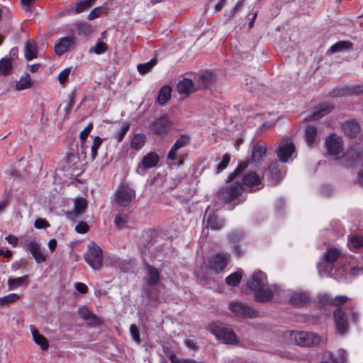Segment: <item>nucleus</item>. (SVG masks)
<instances>
[{"mask_svg":"<svg viewBox=\"0 0 363 363\" xmlns=\"http://www.w3.org/2000/svg\"><path fill=\"white\" fill-rule=\"evenodd\" d=\"M32 82L29 74H26L25 77H22L16 83V89L17 90H23L28 89L31 86Z\"/></svg>","mask_w":363,"mask_h":363,"instance_id":"obj_41","label":"nucleus"},{"mask_svg":"<svg viewBox=\"0 0 363 363\" xmlns=\"http://www.w3.org/2000/svg\"><path fill=\"white\" fill-rule=\"evenodd\" d=\"M19 296L17 294H10L7 296L0 298V305L4 306L15 302L18 300Z\"/></svg>","mask_w":363,"mask_h":363,"instance_id":"obj_53","label":"nucleus"},{"mask_svg":"<svg viewBox=\"0 0 363 363\" xmlns=\"http://www.w3.org/2000/svg\"><path fill=\"white\" fill-rule=\"evenodd\" d=\"M12 69V63L7 57L2 58L0 60V74L6 75L11 72Z\"/></svg>","mask_w":363,"mask_h":363,"instance_id":"obj_44","label":"nucleus"},{"mask_svg":"<svg viewBox=\"0 0 363 363\" xmlns=\"http://www.w3.org/2000/svg\"><path fill=\"white\" fill-rule=\"evenodd\" d=\"M284 337L289 342L301 347L318 345L320 342V338L318 335L305 331L288 330L284 333Z\"/></svg>","mask_w":363,"mask_h":363,"instance_id":"obj_1","label":"nucleus"},{"mask_svg":"<svg viewBox=\"0 0 363 363\" xmlns=\"http://www.w3.org/2000/svg\"><path fill=\"white\" fill-rule=\"evenodd\" d=\"M102 142L103 140L99 136L94 137L93 143L91 147V157L93 160L96 157L98 150L101 145Z\"/></svg>","mask_w":363,"mask_h":363,"instance_id":"obj_49","label":"nucleus"},{"mask_svg":"<svg viewBox=\"0 0 363 363\" xmlns=\"http://www.w3.org/2000/svg\"><path fill=\"white\" fill-rule=\"evenodd\" d=\"M38 50L36 45L34 42L31 43L29 40L25 45L24 55L27 60L30 61L37 57Z\"/></svg>","mask_w":363,"mask_h":363,"instance_id":"obj_36","label":"nucleus"},{"mask_svg":"<svg viewBox=\"0 0 363 363\" xmlns=\"http://www.w3.org/2000/svg\"><path fill=\"white\" fill-rule=\"evenodd\" d=\"M295 151L294 143L289 139L281 142L277 150V156L280 161L286 162Z\"/></svg>","mask_w":363,"mask_h":363,"instance_id":"obj_15","label":"nucleus"},{"mask_svg":"<svg viewBox=\"0 0 363 363\" xmlns=\"http://www.w3.org/2000/svg\"><path fill=\"white\" fill-rule=\"evenodd\" d=\"M96 1V0H79L74 6H70L76 14L87 11Z\"/></svg>","mask_w":363,"mask_h":363,"instance_id":"obj_34","label":"nucleus"},{"mask_svg":"<svg viewBox=\"0 0 363 363\" xmlns=\"http://www.w3.org/2000/svg\"><path fill=\"white\" fill-rule=\"evenodd\" d=\"M28 283L29 277L28 275L20 277H10L7 280L8 288L9 290H15L22 286H26Z\"/></svg>","mask_w":363,"mask_h":363,"instance_id":"obj_30","label":"nucleus"},{"mask_svg":"<svg viewBox=\"0 0 363 363\" xmlns=\"http://www.w3.org/2000/svg\"><path fill=\"white\" fill-rule=\"evenodd\" d=\"M107 49V45L105 43L99 40L96 43L94 47L91 48L89 51L93 52L97 55H101L106 52Z\"/></svg>","mask_w":363,"mask_h":363,"instance_id":"obj_51","label":"nucleus"},{"mask_svg":"<svg viewBox=\"0 0 363 363\" xmlns=\"http://www.w3.org/2000/svg\"><path fill=\"white\" fill-rule=\"evenodd\" d=\"M129 129L130 125L127 123H123L116 132L113 138L117 141V143H120L124 138Z\"/></svg>","mask_w":363,"mask_h":363,"instance_id":"obj_42","label":"nucleus"},{"mask_svg":"<svg viewBox=\"0 0 363 363\" xmlns=\"http://www.w3.org/2000/svg\"><path fill=\"white\" fill-rule=\"evenodd\" d=\"M242 274L240 272H235L230 274L225 278V282L231 286H237L241 281Z\"/></svg>","mask_w":363,"mask_h":363,"instance_id":"obj_43","label":"nucleus"},{"mask_svg":"<svg viewBox=\"0 0 363 363\" xmlns=\"http://www.w3.org/2000/svg\"><path fill=\"white\" fill-rule=\"evenodd\" d=\"M159 162V156L157 154L153 152H150L148 154H147L143 158L141 162L138 164L136 172L143 175L145 173L146 169H150L155 167L157 165Z\"/></svg>","mask_w":363,"mask_h":363,"instance_id":"obj_14","label":"nucleus"},{"mask_svg":"<svg viewBox=\"0 0 363 363\" xmlns=\"http://www.w3.org/2000/svg\"><path fill=\"white\" fill-rule=\"evenodd\" d=\"M93 129V124L89 123L86 125V126L81 131L79 134V138L82 143V147L86 148L87 146L86 145V140L88 138V135L91 133V130Z\"/></svg>","mask_w":363,"mask_h":363,"instance_id":"obj_47","label":"nucleus"},{"mask_svg":"<svg viewBox=\"0 0 363 363\" xmlns=\"http://www.w3.org/2000/svg\"><path fill=\"white\" fill-rule=\"evenodd\" d=\"M338 276L336 277L340 281H345L346 282L351 281V280L363 274V267L360 266H345L341 269L338 270Z\"/></svg>","mask_w":363,"mask_h":363,"instance_id":"obj_12","label":"nucleus"},{"mask_svg":"<svg viewBox=\"0 0 363 363\" xmlns=\"http://www.w3.org/2000/svg\"><path fill=\"white\" fill-rule=\"evenodd\" d=\"M75 289L82 294H86L88 291V287L86 284L82 282H77L75 284Z\"/></svg>","mask_w":363,"mask_h":363,"instance_id":"obj_64","label":"nucleus"},{"mask_svg":"<svg viewBox=\"0 0 363 363\" xmlns=\"http://www.w3.org/2000/svg\"><path fill=\"white\" fill-rule=\"evenodd\" d=\"M242 5L243 0L238 1L235 6L230 11L225 13V16L227 18V19H230L232 17H233L235 13L242 6Z\"/></svg>","mask_w":363,"mask_h":363,"instance_id":"obj_57","label":"nucleus"},{"mask_svg":"<svg viewBox=\"0 0 363 363\" xmlns=\"http://www.w3.org/2000/svg\"><path fill=\"white\" fill-rule=\"evenodd\" d=\"M135 197V191L128 186H121L115 194L116 203L121 206L126 207Z\"/></svg>","mask_w":363,"mask_h":363,"instance_id":"obj_8","label":"nucleus"},{"mask_svg":"<svg viewBox=\"0 0 363 363\" xmlns=\"http://www.w3.org/2000/svg\"><path fill=\"white\" fill-rule=\"evenodd\" d=\"M184 155H179L177 150L171 149L168 152L167 163L172 167H179L184 164Z\"/></svg>","mask_w":363,"mask_h":363,"instance_id":"obj_32","label":"nucleus"},{"mask_svg":"<svg viewBox=\"0 0 363 363\" xmlns=\"http://www.w3.org/2000/svg\"><path fill=\"white\" fill-rule=\"evenodd\" d=\"M144 264L147 269V275L145 278V281L148 285H155L160 281V272L157 269L150 265L144 259Z\"/></svg>","mask_w":363,"mask_h":363,"instance_id":"obj_26","label":"nucleus"},{"mask_svg":"<svg viewBox=\"0 0 363 363\" xmlns=\"http://www.w3.org/2000/svg\"><path fill=\"white\" fill-rule=\"evenodd\" d=\"M229 262V255L224 252H218L212 255L208 260V267L216 273L223 271Z\"/></svg>","mask_w":363,"mask_h":363,"instance_id":"obj_7","label":"nucleus"},{"mask_svg":"<svg viewBox=\"0 0 363 363\" xmlns=\"http://www.w3.org/2000/svg\"><path fill=\"white\" fill-rule=\"evenodd\" d=\"M350 243L355 248H359L363 246V238L358 235H352L350 238Z\"/></svg>","mask_w":363,"mask_h":363,"instance_id":"obj_56","label":"nucleus"},{"mask_svg":"<svg viewBox=\"0 0 363 363\" xmlns=\"http://www.w3.org/2000/svg\"><path fill=\"white\" fill-rule=\"evenodd\" d=\"M281 289L277 285L262 287L254 292L255 299L258 302L265 303L270 301L274 294H280Z\"/></svg>","mask_w":363,"mask_h":363,"instance_id":"obj_9","label":"nucleus"},{"mask_svg":"<svg viewBox=\"0 0 363 363\" xmlns=\"http://www.w3.org/2000/svg\"><path fill=\"white\" fill-rule=\"evenodd\" d=\"M70 74V68H65L58 75V79L60 84L65 83Z\"/></svg>","mask_w":363,"mask_h":363,"instance_id":"obj_59","label":"nucleus"},{"mask_svg":"<svg viewBox=\"0 0 363 363\" xmlns=\"http://www.w3.org/2000/svg\"><path fill=\"white\" fill-rule=\"evenodd\" d=\"M344 133L350 138H354L360 131L359 123L354 120L347 121L342 124Z\"/></svg>","mask_w":363,"mask_h":363,"instance_id":"obj_29","label":"nucleus"},{"mask_svg":"<svg viewBox=\"0 0 363 363\" xmlns=\"http://www.w3.org/2000/svg\"><path fill=\"white\" fill-rule=\"evenodd\" d=\"M26 250L32 255L37 263L40 264L46 260V255L43 252L40 244L35 240L28 242Z\"/></svg>","mask_w":363,"mask_h":363,"instance_id":"obj_20","label":"nucleus"},{"mask_svg":"<svg viewBox=\"0 0 363 363\" xmlns=\"http://www.w3.org/2000/svg\"><path fill=\"white\" fill-rule=\"evenodd\" d=\"M75 45V38L73 35L62 38L56 41L54 47L55 52L57 55H62Z\"/></svg>","mask_w":363,"mask_h":363,"instance_id":"obj_16","label":"nucleus"},{"mask_svg":"<svg viewBox=\"0 0 363 363\" xmlns=\"http://www.w3.org/2000/svg\"><path fill=\"white\" fill-rule=\"evenodd\" d=\"M229 309L235 316L239 318H254L258 316L257 311L240 301L230 303Z\"/></svg>","mask_w":363,"mask_h":363,"instance_id":"obj_5","label":"nucleus"},{"mask_svg":"<svg viewBox=\"0 0 363 363\" xmlns=\"http://www.w3.org/2000/svg\"><path fill=\"white\" fill-rule=\"evenodd\" d=\"M243 185L235 182L220 190V196L222 199L228 202H235L236 200L243 201L245 198L242 196Z\"/></svg>","mask_w":363,"mask_h":363,"instance_id":"obj_4","label":"nucleus"},{"mask_svg":"<svg viewBox=\"0 0 363 363\" xmlns=\"http://www.w3.org/2000/svg\"><path fill=\"white\" fill-rule=\"evenodd\" d=\"M340 255V250L336 247L330 248L324 253L323 262L317 264L320 276H338L337 274L338 272L336 269L333 272V264Z\"/></svg>","mask_w":363,"mask_h":363,"instance_id":"obj_2","label":"nucleus"},{"mask_svg":"<svg viewBox=\"0 0 363 363\" xmlns=\"http://www.w3.org/2000/svg\"><path fill=\"white\" fill-rule=\"evenodd\" d=\"M156 63L157 61L155 60H152L147 62L139 64L138 65V70L142 74H146L152 69Z\"/></svg>","mask_w":363,"mask_h":363,"instance_id":"obj_48","label":"nucleus"},{"mask_svg":"<svg viewBox=\"0 0 363 363\" xmlns=\"http://www.w3.org/2000/svg\"><path fill=\"white\" fill-rule=\"evenodd\" d=\"M190 143V138L187 135H181L174 143L171 149L173 150H179L183 147L188 145Z\"/></svg>","mask_w":363,"mask_h":363,"instance_id":"obj_46","label":"nucleus"},{"mask_svg":"<svg viewBox=\"0 0 363 363\" xmlns=\"http://www.w3.org/2000/svg\"><path fill=\"white\" fill-rule=\"evenodd\" d=\"M172 88L169 85L163 86L158 92L157 101L160 105H164L171 97Z\"/></svg>","mask_w":363,"mask_h":363,"instance_id":"obj_35","label":"nucleus"},{"mask_svg":"<svg viewBox=\"0 0 363 363\" xmlns=\"http://www.w3.org/2000/svg\"><path fill=\"white\" fill-rule=\"evenodd\" d=\"M243 238L244 233L240 230H235L229 235L230 242L232 245H233L234 252L238 257L242 255V252L241 251L240 246L238 245V242Z\"/></svg>","mask_w":363,"mask_h":363,"instance_id":"obj_31","label":"nucleus"},{"mask_svg":"<svg viewBox=\"0 0 363 363\" xmlns=\"http://www.w3.org/2000/svg\"><path fill=\"white\" fill-rule=\"evenodd\" d=\"M130 333L133 340L136 342L138 345L140 344L141 340L140 336L139 329L137 325L132 324L130 326Z\"/></svg>","mask_w":363,"mask_h":363,"instance_id":"obj_55","label":"nucleus"},{"mask_svg":"<svg viewBox=\"0 0 363 363\" xmlns=\"http://www.w3.org/2000/svg\"><path fill=\"white\" fill-rule=\"evenodd\" d=\"M79 315L90 326L100 324V320L85 306L78 309Z\"/></svg>","mask_w":363,"mask_h":363,"instance_id":"obj_27","label":"nucleus"},{"mask_svg":"<svg viewBox=\"0 0 363 363\" xmlns=\"http://www.w3.org/2000/svg\"><path fill=\"white\" fill-rule=\"evenodd\" d=\"M334 320L336 324L337 332L340 334H344L347 330V322L345 317L346 313L341 309L337 308L333 312Z\"/></svg>","mask_w":363,"mask_h":363,"instance_id":"obj_23","label":"nucleus"},{"mask_svg":"<svg viewBox=\"0 0 363 363\" xmlns=\"http://www.w3.org/2000/svg\"><path fill=\"white\" fill-rule=\"evenodd\" d=\"M211 332L217 339L223 340L226 344H235L238 342L237 337L231 328L214 325L211 328Z\"/></svg>","mask_w":363,"mask_h":363,"instance_id":"obj_6","label":"nucleus"},{"mask_svg":"<svg viewBox=\"0 0 363 363\" xmlns=\"http://www.w3.org/2000/svg\"><path fill=\"white\" fill-rule=\"evenodd\" d=\"M213 74L212 72L206 71L201 74V79L204 81V86H206L207 84L210 82L211 80L213 79Z\"/></svg>","mask_w":363,"mask_h":363,"instance_id":"obj_61","label":"nucleus"},{"mask_svg":"<svg viewBox=\"0 0 363 363\" xmlns=\"http://www.w3.org/2000/svg\"><path fill=\"white\" fill-rule=\"evenodd\" d=\"M101 13V7H96L93 10L91 11V12L89 13L87 18L89 20H94L96 18H98L100 16Z\"/></svg>","mask_w":363,"mask_h":363,"instance_id":"obj_62","label":"nucleus"},{"mask_svg":"<svg viewBox=\"0 0 363 363\" xmlns=\"http://www.w3.org/2000/svg\"><path fill=\"white\" fill-rule=\"evenodd\" d=\"M325 145L330 155L337 156L342 152V138L336 134H332L327 138Z\"/></svg>","mask_w":363,"mask_h":363,"instance_id":"obj_13","label":"nucleus"},{"mask_svg":"<svg viewBox=\"0 0 363 363\" xmlns=\"http://www.w3.org/2000/svg\"><path fill=\"white\" fill-rule=\"evenodd\" d=\"M86 263L94 270H99L103 263L102 250L96 243L88 245V250L84 255Z\"/></svg>","mask_w":363,"mask_h":363,"instance_id":"obj_3","label":"nucleus"},{"mask_svg":"<svg viewBox=\"0 0 363 363\" xmlns=\"http://www.w3.org/2000/svg\"><path fill=\"white\" fill-rule=\"evenodd\" d=\"M114 225L118 228H123L128 223V217L124 214H118L114 218Z\"/></svg>","mask_w":363,"mask_h":363,"instance_id":"obj_52","label":"nucleus"},{"mask_svg":"<svg viewBox=\"0 0 363 363\" xmlns=\"http://www.w3.org/2000/svg\"><path fill=\"white\" fill-rule=\"evenodd\" d=\"M267 286V277L265 273L262 271L255 272L247 283V287L252 291Z\"/></svg>","mask_w":363,"mask_h":363,"instance_id":"obj_17","label":"nucleus"},{"mask_svg":"<svg viewBox=\"0 0 363 363\" xmlns=\"http://www.w3.org/2000/svg\"><path fill=\"white\" fill-rule=\"evenodd\" d=\"M169 359L172 363H204L201 361H196L191 358H179L175 354H172L169 356Z\"/></svg>","mask_w":363,"mask_h":363,"instance_id":"obj_50","label":"nucleus"},{"mask_svg":"<svg viewBox=\"0 0 363 363\" xmlns=\"http://www.w3.org/2000/svg\"><path fill=\"white\" fill-rule=\"evenodd\" d=\"M177 91L179 94L189 96L196 91V87L191 79L184 78L180 80L177 85Z\"/></svg>","mask_w":363,"mask_h":363,"instance_id":"obj_25","label":"nucleus"},{"mask_svg":"<svg viewBox=\"0 0 363 363\" xmlns=\"http://www.w3.org/2000/svg\"><path fill=\"white\" fill-rule=\"evenodd\" d=\"M34 226L37 229H46L50 226V224L45 219L38 218L35 220Z\"/></svg>","mask_w":363,"mask_h":363,"instance_id":"obj_58","label":"nucleus"},{"mask_svg":"<svg viewBox=\"0 0 363 363\" xmlns=\"http://www.w3.org/2000/svg\"><path fill=\"white\" fill-rule=\"evenodd\" d=\"M75 230L78 233H85L89 230V226L85 222L82 221L75 226Z\"/></svg>","mask_w":363,"mask_h":363,"instance_id":"obj_60","label":"nucleus"},{"mask_svg":"<svg viewBox=\"0 0 363 363\" xmlns=\"http://www.w3.org/2000/svg\"><path fill=\"white\" fill-rule=\"evenodd\" d=\"M76 28L79 35L86 36L91 33V26L86 22H81L76 24Z\"/></svg>","mask_w":363,"mask_h":363,"instance_id":"obj_45","label":"nucleus"},{"mask_svg":"<svg viewBox=\"0 0 363 363\" xmlns=\"http://www.w3.org/2000/svg\"><path fill=\"white\" fill-rule=\"evenodd\" d=\"M34 342L40 346L41 349L45 350L48 348V343L46 338L40 335L38 330L33 329L31 330Z\"/></svg>","mask_w":363,"mask_h":363,"instance_id":"obj_37","label":"nucleus"},{"mask_svg":"<svg viewBox=\"0 0 363 363\" xmlns=\"http://www.w3.org/2000/svg\"><path fill=\"white\" fill-rule=\"evenodd\" d=\"M242 185H245L251 192L263 188L262 178L255 172H250L242 177Z\"/></svg>","mask_w":363,"mask_h":363,"instance_id":"obj_11","label":"nucleus"},{"mask_svg":"<svg viewBox=\"0 0 363 363\" xmlns=\"http://www.w3.org/2000/svg\"><path fill=\"white\" fill-rule=\"evenodd\" d=\"M171 128V122L164 116L155 119L151 124L150 128L152 131L157 135H163L169 131Z\"/></svg>","mask_w":363,"mask_h":363,"instance_id":"obj_18","label":"nucleus"},{"mask_svg":"<svg viewBox=\"0 0 363 363\" xmlns=\"http://www.w3.org/2000/svg\"><path fill=\"white\" fill-rule=\"evenodd\" d=\"M74 210L66 213V218L68 220L74 221L82 214L87 206L86 201L83 198H77L74 201Z\"/></svg>","mask_w":363,"mask_h":363,"instance_id":"obj_19","label":"nucleus"},{"mask_svg":"<svg viewBox=\"0 0 363 363\" xmlns=\"http://www.w3.org/2000/svg\"><path fill=\"white\" fill-rule=\"evenodd\" d=\"M267 146L264 143H257L252 150L251 161L253 163L260 164L266 156Z\"/></svg>","mask_w":363,"mask_h":363,"instance_id":"obj_24","label":"nucleus"},{"mask_svg":"<svg viewBox=\"0 0 363 363\" xmlns=\"http://www.w3.org/2000/svg\"><path fill=\"white\" fill-rule=\"evenodd\" d=\"M348 300V297L346 296H337L333 301V303L335 306H339L343 303H345Z\"/></svg>","mask_w":363,"mask_h":363,"instance_id":"obj_63","label":"nucleus"},{"mask_svg":"<svg viewBox=\"0 0 363 363\" xmlns=\"http://www.w3.org/2000/svg\"><path fill=\"white\" fill-rule=\"evenodd\" d=\"M204 222L206 223L207 228L213 230H220L224 226V222L214 213L204 218Z\"/></svg>","mask_w":363,"mask_h":363,"instance_id":"obj_33","label":"nucleus"},{"mask_svg":"<svg viewBox=\"0 0 363 363\" xmlns=\"http://www.w3.org/2000/svg\"><path fill=\"white\" fill-rule=\"evenodd\" d=\"M342 163L350 167L363 160V150L358 146H352L343 155Z\"/></svg>","mask_w":363,"mask_h":363,"instance_id":"obj_10","label":"nucleus"},{"mask_svg":"<svg viewBox=\"0 0 363 363\" xmlns=\"http://www.w3.org/2000/svg\"><path fill=\"white\" fill-rule=\"evenodd\" d=\"M230 160L229 155L225 154L223 155L222 160L217 165L216 174H219L223 171L228 165Z\"/></svg>","mask_w":363,"mask_h":363,"instance_id":"obj_54","label":"nucleus"},{"mask_svg":"<svg viewBox=\"0 0 363 363\" xmlns=\"http://www.w3.org/2000/svg\"><path fill=\"white\" fill-rule=\"evenodd\" d=\"M352 47V43L350 41H338L330 47V50L334 53L350 50Z\"/></svg>","mask_w":363,"mask_h":363,"instance_id":"obj_38","label":"nucleus"},{"mask_svg":"<svg viewBox=\"0 0 363 363\" xmlns=\"http://www.w3.org/2000/svg\"><path fill=\"white\" fill-rule=\"evenodd\" d=\"M310 300L309 296L303 292H288L287 302L294 306H303Z\"/></svg>","mask_w":363,"mask_h":363,"instance_id":"obj_22","label":"nucleus"},{"mask_svg":"<svg viewBox=\"0 0 363 363\" xmlns=\"http://www.w3.org/2000/svg\"><path fill=\"white\" fill-rule=\"evenodd\" d=\"M304 138L308 147L315 146L318 142L317 127L312 125H308L305 130Z\"/></svg>","mask_w":363,"mask_h":363,"instance_id":"obj_28","label":"nucleus"},{"mask_svg":"<svg viewBox=\"0 0 363 363\" xmlns=\"http://www.w3.org/2000/svg\"><path fill=\"white\" fill-rule=\"evenodd\" d=\"M249 161L242 162L239 164L238 167L234 170L233 172L230 173L228 178L227 182H230L233 181L235 178L240 176L248 167Z\"/></svg>","mask_w":363,"mask_h":363,"instance_id":"obj_39","label":"nucleus"},{"mask_svg":"<svg viewBox=\"0 0 363 363\" xmlns=\"http://www.w3.org/2000/svg\"><path fill=\"white\" fill-rule=\"evenodd\" d=\"M146 142V136L144 134L135 135L131 141V147L135 150L141 149Z\"/></svg>","mask_w":363,"mask_h":363,"instance_id":"obj_40","label":"nucleus"},{"mask_svg":"<svg viewBox=\"0 0 363 363\" xmlns=\"http://www.w3.org/2000/svg\"><path fill=\"white\" fill-rule=\"evenodd\" d=\"M334 109V106L329 103H323L314 108V110L311 116L307 118V120L314 121L318 120L325 115L330 113Z\"/></svg>","mask_w":363,"mask_h":363,"instance_id":"obj_21","label":"nucleus"}]
</instances>
